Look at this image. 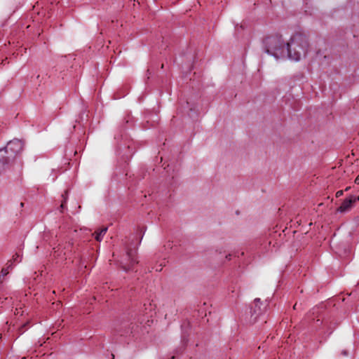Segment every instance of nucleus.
<instances>
[{
	"mask_svg": "<svg viewBox=\"0 0 359 359\" xmlns=\"http://www.w3.org/2000/svg\"><path fill=\"white\" fill-rule=\"evenodd\" d=\"M62 197L63 198L62 202L60 205V210L62 212L63 209L65 208V203L67 202V198H68V191H66L64 194L62 195Z\"/></svg>",
	"mask_w": 359,
	"mask_h": 359,
	"instance_id": "8",
	"label": "nucleus"
},
{
	"mask_svg": "<svg viewBox=\"0 0 359 359\" xmlns=\"http://www.w3.org/2000/svg\"><path fill=\"white\" fill-rule=\"evenodd\" d=\"M355 183L357 184H359V175H358V177L355 178Z\"/></svg>",
	"mask_w": 359,
	"mask_h": 359,
	"instance_id": "13",
	"label": "nucleus"
},
{
	"mask_svg": "<svg viewBox=\"0 0 359 359\" xmlns=\"http://www.w3.org/2000/svg\"><path fill=\"white\" fill-rule=\"evenodd\" d=\"M8 268H4L1 270V275L2 276H5L8 273Z\"/></svg>",
	"mask_w": 359,
	"mask_h": 359,
	"instance_id": "10",
	"label": "nucleus"
},
{
	"mask_svg": "<svg viewBox=\"0 0 359 359\" xmlns=\"http://www.w3.org/2000/svg\"><path fill=\"white\" fill-rule=\"evenodd\" d=\"M343 194V191L340 190V191H338L337 193H336V196L337 197H339L341 196H342Z\"/></svg>",
	"mask_w": 359,
	"mask_h": 359,
	"instance_id": "11",
	"label": "nucleus"
},
{
	"mask_svg": "<svg viewBox=\"0 0 359 359\" xmlns=\"http://www.w3.org/2000/svg\"><path fill=\"white\" fill-rule=\"evenodd\" d=\"M53 250H54V255H57V256H60L61 255L60 247L57 246V248H54Z\"/></svg>",
	"mask_w": 359,
	"mask_h": 359,
	"instance_id": "9",
	"label": "nucleus"
},
{
	"mask_svg": "<svg viewBox=\"0 0 359 359\" xmlns=\"http://www.w3.org/2000/svg\"><path fill=\"white\" fill-rule=\"evenodd\" d=\"M15 261H16V262H20L21 261V259L20 258V255H16V257L15 258Z\"/></svg>",
	"mask_w": 359,
	"mask_h": 359,
	"instance_id": "12",
	"label": "nucleus"
},
{
	"mask_svg": "<svg viewBox=\"0 0 359 359\" xmlns=\"http://www.w3.org/2000/svg\"><path fill=\"white\" fill-rule=\"evenodd\" d=\"M309 50V42L306 36L302 32H297L291 36L285 46V58L298 62L306 57Z\"/></svg>",
	"mask_w": 359,
	"mask_h": 359,
	"instance_id": "1",
	"label": "nucleus"
},
{
	"mask_svg": "<svg viewBox=\"0 0 359 359\" xmlns=\"http://www.w3.org/2000/svg\"><path fill=\"white\" fill-rule=\"evenodd\" d=\"M230 257H231V254H229L228 255L226 256V257L228 259H230Z\"/></svg>",
	"mask_w": 359,
	"mask_h": 359,
	"instance_id": "15",
	"label": "nucleus"
},
{
	"mask_svg": "<svg viewBox=\"0 0 359 359\" xmlns=\"http://www.w3.org/2000/svg\"><path fill=\"white\" fill-rule=\"evenodd\" d=\"M23 143L19 140H13L8 142L6 147L0 149V172H4L9 166L11 159L21 152Z\"/></svg>",
	"mask_w": 359,
	"mask_h": 359,
	"instance_id": "3",
	"label": "nucleus"
},
{
	"mask_svg": "<svg viewBox=\"0 0 359 359\" xmlns=\"http://www.w3.org/2000/svg\"><path fill=\"white\" fill-rule=\"evenodd\" d=\"M175 356L173 355V356H172L171 359H175Z\"/></svg>",
	"mask_w": 359,
	"mask_h": 359,
	"instance_id": "17",
	"label": "nucleus"
},
{
	"mask_svg": "<svg viewBox=\"0 0 359 359\" xmlns=\"http://www.w3.org/2000/svg\"><path fill=\"white\" fill-rule=\"evenodd\" d=\"M126 255L130 262V264L127 265L124 263H121V268L123 271L128 272L133 269V266L137 263V261L136 260L135 253L132 250H128Z\"/></svg>",
	"mask_w": 359,
	"mask_h": 359,
	"instance_id": "5",
	"label": "nucleus"
},
{
	"mask_svg": "<svg viewBox=\"0 0 359 359\" xmlns=\"http://www.w3.org/2000/svg\"><path fill=\"white\" fill-rule=\"evenodd\" d=\"M265 53L276 60L285 58L286 43L281 35L274 34L267 36L263 41Z\"/></svg>",
	"mask_w": 359,
	"mask_h": 359,
	"instance_id": "2",
	"label": "nucleus"
},
{
	"mask_svg": "<svg viewBox=\"0 0 359 359\" xmlns=\"http://www.w3.org/2000/svg\"><path fill=\"white\" fill-rule=\"evenodd\" d=\"M255 308L251 311L252 316L255 315V318L261 313V304L260 299L256 298L254 300Z\"/></svg>",
	"mask_w": 359,
	"mask_h": 359,
	"instance_id": "6",
	"label": "nucleus"
},
{
	"mask_svg": "<svg viewBox=\"0 0 359 359\" xmlns=\"http://www.w3.org/2000/svg\"><path fill=\"white\" fill-rule=\"evenodd\" d=\"M358 200L359 196L356 197L355 196H350L342 202L341 205L338 208L337 210L339 212H346L351 209L353 203Z\"/></svg>",
	"mask_w": 359,
	"mask_h": 359,
	"instance_id": "4",
	"label": "nucleus"
},
{
	"mask_svg": "<svg viewBox=\"0 0 359 359\" xmlns=\"http://www.w3.org/2000/svg\"><path fill=\"white\" fill-rule=\"evenodd\" d=\"M162 268H160L159 269H156V271H161Z\"/></svg>",
	"mask_w": 359,
	"mask_h": 359,
	"instance_id": "16",
	"label": "nucleus"
},
{
	"mask_svg": "<svg viewBox=\"0 0 359 359\" xmlns=\"http://www.w3.org/2000/svg\"><path fill=\"white\" fill-rule=\"evenodd\" d=\"M107 231V227H104L99 232H95V239L97 241H101L103 238V236L105 235V233Z\"/></svg>",
	"mask_w": 359,
	"mask_h": 359,
	"instance_id": "7",
	"label": "nucleus"
},
{
	"mask_svg": "<svg viewBox=\"0 0 359 359\" xmlns=\"http://www.w3.org/2000/svg\"><path fill=\"white\" fill-rule=\"evenodd\" d=\"M342 354L344 355H347V352L346 351H343Z\"/></svg>",
	"mask_w": 359,
	"mask_h": 359,
	"instance_id": "14",
	"label": "nucleus"
}]
</instances>
